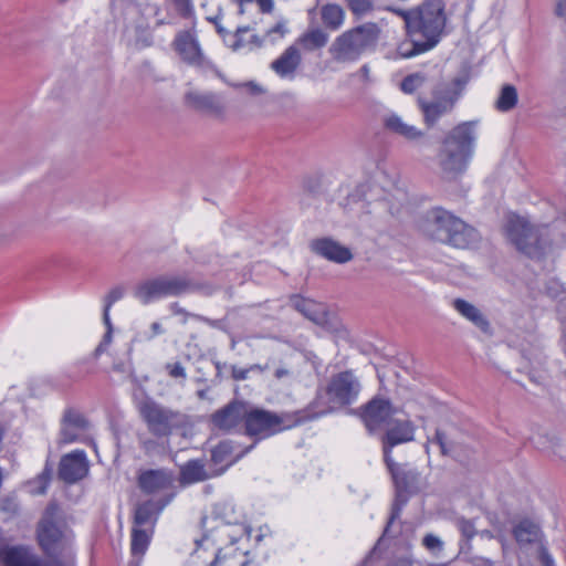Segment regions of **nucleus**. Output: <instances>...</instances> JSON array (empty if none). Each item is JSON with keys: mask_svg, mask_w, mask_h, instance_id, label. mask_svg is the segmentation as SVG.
<instances>
[{"mask_svg": "<svg viewBox=\"0 0 566 566\" xmlns=\"http://www.w3.org/2000/svg\"><path fill=\"white\" fill-rule=\"evenodd\" d=\"M444 8L443 0H426L406 17L411 39L399 44L398 54L401 57H412L438 44L447 22Z\"/></svg>", "mask_w": 566, "mask_h": 566, "instance_id": "1", "label": "nucleus"}, {"mask_svg": "<svg viewBox=\"0 0 566 566\" xmlns=\"http://www.w3.org/2000/svg\"><path fill=\"white\" fill-rule=\"evenodd\" d=\"M323 401L319 396L316 401H312L306 408L294 412L274 413L263 409H251L247 411L245 432L248 436L264 439L275 434L284 429H290L305 421L316 419L327 415L331 410L324 402L318 411H312Z\"/></svg>", "mask_w": 566, "mask_h": 566, "instance_id": "2", "label": "nucleus"}, {"mask_svg": "<svg viewBox=\"0 0 566 566\" xmlns=\"http://www.w3.org/2000/svg\"><path fill=\"white\" fill-rule=\"evenodd\" d=\"M476 122H463L454 126L443 138L438 151V165L447 179H454L468 166L473 154Z\"/></svg>", "mask_w": 566, "mask_h": 566, "instance_id": "3", "label": "nucleus"}, {"mask_svg": "<svg viewBox=\"0 0 566 566\" xmlns=\"http://www.w3.org/2000/svg\"><path fill=\"white\" fill-rule=\"evenodd\" d=\"M421 229L428 238L459 249H468L479 241L475 229L441 208L427 212Z\"/></svg>", "mask_w": 566, "mask_h": 566, "instance_id": "4", "label": "nucleus"}, {"mask_svg": "<svg viewBox=\"0 0 566 566\" xmlns=\"http://www.w3.org/2000/svg\"><path fill=\"white\" fill-rule=\"evenodd\" d=\"M381 30L377 23L366 22L344 31L332 42L328 53L337 63L357 61L365 52L377 46Z\"/></svg>", "mask_w": 566, "mask_h": 566, "instance_id": "5", "label": "nucleus"}, {"mask_svg": "<svg viewBox=\"0 0 566 566\" xmlns=\"http://www.w3.org/2000/svg\"><path fill=\"white\" fill-rule=\"evenodd\" d=\"M199 291L210 294L212 289L186 275H159L139 283L134 291V296L146 305L159 298Z\"/></svg>", "mask_w": 566, "mask_h": 566, "instance_id": "6", "label": "nucleus"}, {"mask_svg": "<svg viewBox=\"0 0 566 566\" xmlns=\"http://www.w3.org/2000/svg\"><path fill=\"white\" fill-rule=\"evenodd\" d=\"M139 413L148 432L157 439H167L189 423L186 413L151 399L140 403Z\"/></svg>", "mask_w": 566, "mask_h": 566, "instance_id": "7", "label": "nucleus"}, {"mask_svg": "<svg viewBox=\"0 0 566 566\" xmlns=\"http://www.w3.org/2000/svg\"><path fill=\"white\" fill-rule=\"evenodd\" d=\"M59 505L49 503L38 526V539L43 551L52 557L67 555L71 548L72 534L57 523Z\"/></svg>", "mask_w": 566, "mask_h": 566, "instance_id": "8", "label": "nucleus"}, {"mask_svg": "<svg viewBox=\"0 0 566 566\" xmlns=\"http://www.w3.org/2000/svg\"><path fill=\"white\" fill-rule=\"evenodd\" d=\"M465 84V80L454 77L449 82L437 84L432 91L431 101L421 96L418 97V105L422 112L423 120L429 127L433 126L441 116L454 108Z\"/></svg>", "mask_w": 566, "mask_h": 566, "instance_id": "9", "label": "nucleus"}, {"mask_svg": "<svg viewBox=\"0 0 566 566\" xmlns=\"http://www.w3.org/2000/svg\"><path fill=\"white\" fill-rule=\"evenodd\" d=\"M505 230L509 240L518 251L533 259L543 255L546 245L543 239L544 228L533 227L525 218L510 214L507 216Z\"/></svg>", "mask_w": 566, "mask_h": 566, "instance_id": "10", "label": "nucleus"}, {"mask_svg": "<svg viewBox=\"0 0 566 566\" xmlns=\"http://www.w3.org/2000/svg\"><path fill=\"white\" fill-rule=\"evenodd\" d=\"M360 391V382L355 377L353 371L346 370L334 375L324 391H317L313 401H316L321 396L323 401L312 411H318L323 403L331 409L327 413L335 410V408L345 407L353 403Z\"/></svg>", "mask_w": 566, "mask_h": 566, "instance_id": "11", "label": "nucleus"}, {"mask_svg": "<svg viewBox=\"0 0 566 566\" xmlns=\"http://www.w3.org/2000/svg\"><path fill=\"white\" fill-rule=\"evenodd\" d=\"M384 459L397 489L392 512L385 528V533H387L390 524L399 516L401 505L406 502V499L402 497V493L410 491L417 485L419 474L415 470L407 468V465L396 463L391 455H387V458Z\"/></svg>", "mask_w": 566, "mask_h": 566, "instance_id": "12", "label": "nucleus"}, {"mask_svg": "<svg viewBox=\"0 0 566 566\" xmlns=\"http://www.w3.org/2000/svg\"><path fill=\"white\" fill-rule=\"evenodd\" d=\"M357 413L369 432L381 430L397 413L398 408L389 399L376 396L361 406Z\"/></svg>", "mask_w": 566, "mask_h": 566, "instance_id": "13", "label": "nucleus"}, {"mask_svg": "<svg viewBox=\"0 0 566 566\" xmlns=\"http://www.w3.org/2000/svg\"><path fill=\"white\" fill-rule=\"evenodd\" d=\"M175 50L180 55L181 60L189 65L197 67H210L216 71L218 76H221L218 70L208 62L201 51L200 44L195 34L190 31L179 32L172 43Z\"/></svg>", "mask_w": 566, "mask_h": 566, "instance_id": "14", "label": "nucleus"}, {"mask_svg": "<svg viewBox=\"0 0 566 566\" xmlns=\"http://www.w3.org/2000/svg\"><path fill=\"white\" fill-rule=\"evenodd\" d=\"M381 430L385 431L381 438L384 458H387L394 447L415 439L416 427L409 419H399L395 416Z\"/></svg>", "mask_w": 566, "mask_h": 566, "instance_id": "15", "label": "nucleus"}, {"mask_svg": "<svg viewBox=\"0 0 566 566\" xmlns=\"http://www.w3.org/2000/svg\"><path fill=\"white\" fill-rule=\"evenodd\" d=\"M88 472L86 454L82 450H75L61 458L59 478L66 483H75Z\"/></svg>", "mask_w": 566, "mask_h": 566, "instance_id": "16", "label": "nucleus"}, {"mask_svg": "<svg viewBox=\"0 0 566 566\" xmlns=\"http://www.w3.org/2000/svg\"><path fill=\"white\" fill-rule=\"evenodd\" d=\"M247 406L242 401H231L223 408L211 415V422L216 428L222 431H230L245 421Z\"/></svg>", "mask_w": 566, "mask_h": 566, "instance_id": "17", "label": "nucleus"}, {"mask_svg": "<svg viewBox=\"0 0 566 566\" xmlns=\"http://www.w3.org/2000/svg\"><path fill=\"white\" fill-rule=\"evenodd\" d=\"M310 248L315 254L335 263L342 264L353 259L350 249L332 238L314 239L311 241Z\"/></svg>", "mask_w": 566, "mask_h": 566, "instance_id": "18", "label": "nucleus"}, {"mask_svg": "<svg viewBox=\"0 0 566 566\" xmlns=\"http://www.w3.org/2000/svg\"><path fill=\"white\" fill-rule=\"evenodd\" d=\"M226 470L227 467L208 470L201 460H190L181 467L179 481L182 485L202 482L221 475Z\"/></svg>", "mask_w": 566, "mask_h": 566, "instance_id": "19", "label": "nucleus"}, {"mask_svg": "<svg viewBox=\"0 0 566 566\" xmlns=\"http://www.w3.org/2000/svg\"><path fill=\"white\" fill-rule=\"evenodd\" d=\"M172 483V474L164 469L144 471L138 478L139 488L148 494L167 490L171 488Z\"/></svg>", "mask_w": 566, "mask_h": 566, "instance_id": "20", "label": "nucleus"}, {"mask_svg": "<svg viewBox=\"0 0 566 566\" xmlns=\"http://www.w3.org/2000/svg\"><path fill=\"white\" fill-rule=\"evenodd\" d=\"M302 56L295 45H290L285 51L271 63V69L283 78H293L301 65Z\"/></svg>", "mask_w": 566, "mask_h": 566, "instance_id": "21", "label": "nucleus"}, {"mask_svg": "<svg viewBox=\"0 0 566 566\" xmlns=\"http://www.w3.org/2000/svg\"><path fill=\"white\" fill-rule=\"evenodd\" d=\"M512 534L520 547L542 542L543 532L538 523L531 518H522L513 525Z\"/></svg>", "mask_w": 566, "mask_h": 566, "instance_id": "22", "label": "nucleus"}, {"mask_svg": "<svg viewBox=\"0 0 566 566\" xmlns=\"http://www.w3.org/2000/svg\"><path fill=\"white\" fill-rule=\"evenodd\" d=\"M185 102L189 107L196 111L214 115L222 114L224 109L220 98L213 93L191 91L185 95Z\"/></svg>", "mask_w": 566, "mask_h": 566, "instance_id": "23", "label": "nucleus"}, {"mask_svg": "<svg viewBox=\"0 0 566 566\" xmlns=\"http://www.w3.org/2000/svg\"><path fill=\"white\" fill-rule=\"evenodd\" d=\"M453 308L464 318L470 321L476 328L484 334H491V324L482 311L474 304L462 300L455 298L452 303Z\"/></svg>", "mask_w": 566, "mask_h": 566, "instance_id": "24", "label": "nucleus"}, {"mask_svg": "<svg viewBox=\"0 0 566 566\" xmlns=\"http://www.w3.org/2000/svg\"><path fill=\"white\" fill-rule=\"evenodd\" d=\"M385 127L390 133L402 137L403 139L415 143L422 139L426 134L416 126L406 123L397 114H390L385 118Z\"/></svg>", "mask_w": 566, "mask_h": 566, "instance_id": "25", "label": "nucleus"}, {"mask_svg": "<svg viewBox=\"0 0 566 566\" xmlns=\"http://www.w3.org/2000/svg\"><path fill=\"white\" fill-rule=\"evenodd\" d=\"M254 444H251L250 447L245 448L243 451H240L235 454L233 459H231V455L235 452L237 446L230 440L221 441L218 443L212 450H211V461L213 464L219 465L222 463H226L223 467H227V469L234 463L237 460H239L243 454L248 453Z\"/></svg>", "mask_w": 566, "mask_h": 566, "instance_id": "26", "label": "nucleus"}, {"mask_svg": "<svg viewBox=\"0 0 566 566\" xmlns=\"http://www.w3.org/2000/svg\"><path fill=\"white\" fill-rule=\"evenodd\" d=\"M293 307L302 313L306 318L321 324L325 322L326 310L322 303H317L310 298L295 296L292 298Z\"/></svg>", "mask_w": 566, "mask_h": 566, "instance_id": "27", "label": "nucleus"}, {"mask_svg": "<svg viewBox=\"0 0 566 566\" xmlns=\"http://www.w3.org/2000/svg\"><path fill=\"white\" fill-rule=\"evenodd\" d=\"M321 18L327 29L336 31L344 23L345 12L338 4L327 3L321 8Z\"/></svg>", "mask_w": 566, "mask_h": 566, "instance_id": "28", "label": "nucleus"}, {"mask_svg": "<svg viewBox=\"0 0 566 566\" xmlns=\"http://www.w3.org/2000/svg\"><path fill=\"white\" fill-rule=\"evenodd\" d=\"M328 42V34L319 29V28H313L310 29L307 32L302 34L297 43L303 46L306 51H313L316 49H321L325 46Z\"/></svg>", "mask_w": 566, "mask_h": 566, "instance_id": "29", "label": "nucleus"}, {"mask_svg": "<svg viewBox=\"0 0 566 566\" xmlns=\"http://www.w3.org/2000/svg\"><path fill=\"white\" fill-rule=\"evenodd\" d=\"M4 566H41L40 560L21 548L11 547L6 552Z\"/></svg>", "mask_w": 566, "mask_h": 566, "instance_id": "30", "label": "nucleus"}, {"mask_svg": "<svg viewBox=\"0 0 566 566\" xmlns=\"http://www.w3.org/2000/svg\"><path fill=\"white\" fill-rule=\"evenodd\" d=\"M169 502V499L165 502L158 504L154 501H147L142 504H139L135 510V524L137 525H145L148 522L151 521L154 515L158 514L159 511L163 510V507Z\"/></svg>", "mask_w": 566, "mask_h": 566, "instance_id": "31", "label": "nucleus"}, {"mask_svg": "<svg viewBox=\"0 0 566 566\" xmlns=\"http://www.w3.org/2000/svg\"><path fill=\"white\" fill-rule=\"evenodd\" d=\"M518 101L517 90L512 84H505L500 91V95L495 102V107L500 112H509L513 109Z\"/></svg>", "mask_w": 566, "mask_h": 566, "instance_id": "32", "label": "nucleus"}, {"mask_svg": "<svg viewBox=\"0 0 566 566\" xmlns=\"http://www.w3.org/2000/svg\"><path fill=\"white\" fill-rule=\"evenodd\" d=\"M149 543V536L144 530L134 528L132 533V553L142 555L146 552Z\"/></svg>", "mask_w": 566, "mask_h": 566, "instance_id": "33", "label": "nucleus"}, {"mask_svg": "<svg viewBox=\"0 0 566 566\" xmlns=\"http://www.w3.org/2000/svg\"><path fill=\"white\" fill-rule=\"evenodd\" d=\"M424 82H426V76L422 73L417 72V73H412V74L406 76L402 80L400 87L405 93L411 94L416 90L421 87Z\"/></svg>", "mask_w": 566, "mask_h": 566, "instance_id": "34", "label": "nucleus"}, {"mask_svg": "<svg viewBox=\"0 0 566 566\" xmlns=\"http://www.w3.org/2000/svg\"><path fill=\"white\" fill-rule=\"evenodd\" d=\"M346 209L349 212L352 211H356V216L361 219V217L364 214H368L370 213L368 207H369V203L366 202L365 200H356V197L354 195H350L347 197L346 199Z\"/></svg>", "mask_w": 566, "mask_h": 566, "instance_id": "35", "label": "nucleus"}, {"mask_svg": "<svg viewBox=\"0 0 566 566\" xmlns=\"http://www.w3.org/2000/svg\"><path fill=\"white\" fill-rule=\"evenodd\" d=\"M63 422L72 426L76 430H85L87 427L86 419L77 411L74 410H67L64 413Z\"/></svg>", "mask_w": 566, "mask_h": 566, "instance_id": "36", "label": "nucleus"}, {"mask_svg": "<svg viewBox=\"0 0 566 566\" xmlns=\"http://www.w3.org/2000/svg\"><path fill=\"white\" fill-rule=\"evenodd\" d=\"M455 525H457L458 530L461 532L462 536L468 542H470L478 533L474 522L472 520L459 517L455 521Z\"/></svg>", "mask_w": 566, "mask_h": 566, "instance_id": "37", "label": "nucleus"}, {"mask_svg": "<svg viewBox=\"0 0 566 566\" xmlns=\"http://www.w3.org/2000/svg\"><path fill=\"white\" fill-rule=\"evenodd\" d=\"M153 44V34L148 28L137 27L135 46L137 49L148 48Z\"/></svg>", "mask_w": 566, "mask_h": 566, "instance_id": "38", "label": "nucleus"}, {"mask_svg": "<svg viewBox=\"0 0 566 566\" xmlns=\"http://www.w3.org/2000/svg\"><path fill=\"white\" fill-rule=\"evenodd\" d=\"M347 4L355 15H363L373 9L371 0H347Z\"/></svg>", "mask_w": 566, "mask_h": 566, "instance_id": "39", "label": "nucleus"}, {"mask_svg": "<svg viewBox=\"0 0 566 566\" xmlns=\"http://www.w3.org/2000/svg\"><path fill=\"white\" fill-rule=\"evenodd\" d=\"M82 430H76L72 426L62 422V428L60 431V443H71L77 440L80 437V432Z\"/></svg>", "mask_w": 566, "mask_h": 566, "instance_id": "40", "label": "nucleus"}, {"mask_svg": "<svg viewBox=\"0 0 566 566\" xmlns=\"http://www.w3.org/2000/svg\"><path fill=\"white\" fill-rule=\"evenodd\" d=\"M432 442H436L440 447L441 453L443 455H452L453 454V452H454L453 444L448 441V438L443 431L438 429L436 431V436H434Z\"/></svg>", "mask_w": 566, "mask_h": 566, "instance_id": "41", "label": "nucleus"}, {"mask_svg": "<svg viewBox=\"0 0 566 566\" xmlns=\"http://www.w3.org/2000/svg\"><path fill=\"white\" fill-rule=\"evenodd\" d=\"M167 374L174 379L185 380L187 377L186 369L181 363H168L165 365Z\"/></svg>", "mask_w": 566, "mask_h": 566, "instance_id": "42", "label": "nucleus"}, {"mask_svg": "<svg viewBox=\"0 0 566 566\" xmlns=\"http://www.w3.org/2000/svg\"><path fill=\"white\" fill-rule=\"evenodd\" d=\"M422 545L432 553H439L443 548V542L433 534H427L422 539Z\"/></svg>", "mask_w": 566, "mask_h": 566, "instance_id": "43", "label": "nucleus"}, {"mask_svg": "<svg viewBox=\"0 0 566 566\" xmlns=\"http://www.w3.org/2000/svg\"><path fill=\"white\" fill-rule=\"evenodd\" d=\"M51 474H52V470L46 464L44 470L42 471V473L39 474V476L36 479V482L40 485H39L38 490L33 491L34 494H44L45 493L46 488H48V485H49V483L51 481Z\"/></svg>", "mask_w": 566, "mask_h": 566, "instance_id": "44", "label": "nucleus"}, {"mask_svg": "<svg viewBox=\"0 0 566 566\" xmlns=\"http://www.w3.org/2000/svg\"><path fill=\"white\" fill-rule=\"evenodd\" d=\"M287 32V29H286V25H285V21H279L273 28H271L270 30H268L265 32V38L270 39L272 42L275 41L276 39H281L283 38Z\"/></svg>", "mask_w": 566, "mask_h": 566, "instance_id": "45", "label": "nucleus"}, {"mask_svg": "<svg viewBox=\"0 0 566 566\" xmlns=\"http://www.w3.org/2000/svg\"><path fill=\"white\" fill-rule=\"evenodd\" d=\"M124 293H125V290L122 286H116V287L112 289L108 292V294L105 296V300H104L105 306L104 307L111 308L112 305L116 301H118L123 297Z\"/></svg>", "mask_w": 566, "mask_h": 566, "instance_id": "46", "label": "nucleus"}, {"mask_svg": "<svg viewBox=\"0 0 566 566\" xmlns=\"http://www.w3.org/2000/svg\"><path fill=\"white\" fill-rule=\"evenodd\" d=\"M174 4L176 10L182 15L188 17L191 13V2L190 0H170Z\"/></svg>", "mask_w": 566, "mask_h": 566, "instance_id": "47", "label": "nucleus"}, {"mask_svg": "<svg viewBox=\"0 0 566 566\" xmlns=\"http://www.w3.org/2000/svg\"><path fill=\"white\" fill-rule=\"evenodd\" d=\"M468 563L471 566H496L495 562L492 559L479 555L471 556Z\"/></svg>", "mask_w": 566, "mask_h": 566, "instance_id": "48", "label": "nucleus"}, {"mask_svg": "<svg viewBox=\"0 0 566 566\" xmlns=\"http://www.w3.org/2000/svg\"><path fill=\"white\" fill-rule=\"evenodd\" d=\"M171 313L174 315H181L184 318H182V323L186 324L187 323V319L189 317H192L193 314L187 312L185 308H182L178 303H171L170 306H169Z\"/></svg>", "mask_w": 566, "mask_h": 566, "instance_id": "49", "label": "nucleus"}, {"mask_svg": "<svg viewBox=\"0 0 566 566\" xmlns=\"http://www.w3.org/2000/svg\"><path fill=\"white\" fill-rule=\"evenodd\" d=\"M539 560L543 566H556L547 548L543 545L539 547Z\"/></svg>", "mask_w": 566, "mask_h": 566, "instance_id": "50", "label": "nucleus"}, {"mask_svg": "<svg viewBox=\"0 0 566 566\" xmlns=\"http://www.w3.org/2000/svg\"><path fill=\"white\" fill-rule=\"evenodd\" d=\"M240 86L247 88V91L251 95H260V94H262L264 92L263 88L260 85L255 84L254 82H248V83L242 84Z\"/></svg>", "mask_w": 566, "mask_h": 566, "instance_id": "51", "label": "nucleus"}, {"mask_svg": "<svg viewBox=\"0 0 566 566\" xmlns=\"http://www.w3.org/2000/svg\"><path fill=\"white\" fill-rule=\"evenodd\" d=\"M248 373H249V370H248V369L233 368V369H232V377H233L235 380H244V379H247V377H248Z\"/></svg>", "mask_w": 566, "mask_h": 566, "instance_id": "52", "label": "nucleus"}, {"mask_svg": "<svg viewBox=\"0 0 566 566\" xmlns=\"http://www.w3.org/2000/svg\"><path fill=\"white\" fill-rule=\"evenodd\" d=\"M192 317L195 319L200 321V322L207 323V324H209L212 327H220V321L210 319L208 317H205V316H201V315H198V314L197 315H192Z\"/></svg>", "mask_w": 566, "mask_h": 566, "instance_id": "53", "label": "nucleus"}, {"mask_svg": "<svg viewBox=\"0 0 566 566\" xmlns=\"http://www.w3.org/2000/svg\"><path fill=\"white\" fill-rule=\"evenodd\" d=\"M109 310L111 308L104 307L103 321H104V324H105L107 331H109V333H113V325H112L111 317H109Z\"/></svg>", "mask_w": 566, "mask_h": 566, "instance_id": "54", "label": "nucleus"}, {"mask_svg": "<svg viewBox=\"0 0 566 566\" xmlns=\"http://www.w3.org/2000/svg\"><path fill=\"white\" fill-rule=\"evenodd\" d=\"M556 13L566 20V0H558Z\"/></svg>", "mask_w": 566, "mask_h": 566, "instance_id": "55", "label": "nucleus"}, {"mask_svg": "<svg viewBox=\"0 0 566 566\" xmlns=\"http://www.w3.org/2000/svg\"><path fill=\"white\" fill-rule=\"evenodd\" d=\"M150 329H151V335H150V338L154 337V336H157V335H160L164 333V328L161 326L160 323L158 322H154L151 325H150Z\"/></svg>", "mask_w": 566, "mask_h": 566, "instance_id": "56", "label": "nucleus"}, {"mask_svg": "<svg viewBox=\"0 0 566 566\" xmlns=\"http://www.w3.org/2000/svg\"><path fill=\"white\" fill-rule=\"evenodd\" d=\"M140 444H142V448L146 451V452H150L154 450V448L156 447V442L151 439H146V440H143L140 441Z\"/></svg>", "mask_w": 566, "mask_h": 566, "instance_id": "57", "label": "nucleus"}, {"mask_svg": "<svg viewBox=\"0 0 566 566\" xmlns=\"http://www.w3.org/2000/svg\"><path fill=\"white\" fill-rule=\"evenodd\" d=\"M289 375H290V370H289V369H286V368H277V369L275 370V374H274V376H275L277 379H281V378L286 377V376H289Z\"/></svg>", "mask_w": 566, "mask_h": 566, "instance_id": "58", "label": "nucleus"}, {"mask_svg": "<svg viewBox=\"0 0 566 566\" xmlns=\"http://www.w3.org/2000/svg\"><path fill=\"white\" fill-rule=\"evenodd\" d=\"M480 536H481L482 538H486V539H489V541H491V539H495V538L497 537V536H495V535L493 534V532H491V531H489V530H483V531H481V532H480Z\"/></svg>", "mask_w": 566, "mask_h": 566, "instance_id": "59", "label": "nucleus"}, {"mask_svg": "<svg viewBox=\"0 0 566 566\" xmlns=\"http://www.w3.org/2000/svg\"><path fill=\"white\" fill-rule=\"evenodd\" d=\"M105 349H106V345H104V343H99L93 353L94 358H98L99 355L105 352Z\"/></svg>", "mask_w": 566, "mask_h": 566, "instance_id": "60", "label": "nucleus"}, {"mask_svg": "<svg viewBox=\"0 0 566 566\" xmlns=\"http://www.w3.org/2000/svg\"><path fill=\"white\" fill-rule=\"evenodd\" d=\"M391 566H412V563L408 559H399L395 562Z\"/></svg>", "mask_w": 566, "mask_h": 566, "instance_id": "61", "label": "nucleus"}, {"mask_svg": "<svg viewBox=\"0 0 566 566\" xmlns=\"http://www.w3.org/2000/svg\"><path fill=\"white\" fill-rule=\"evenodd\" d=\"M496 539L499 541V543L501 544L502 546V553L503 555L505 554L506 552V539L504 538V536H497Z\"/></svg>", "mask_w": 566, "mask_h": 566, "instance_id": "62", "label": "nucleus"}, {"mask_svg": "<svg viewBox=\"0 0 566 566\" xmlns=\"http://www.w3.org/2000/svg\"><path fill=\"white\" fill-rule=\"evenodd\" d=\"M112 342V333L109 331H106L103 340L101 343H104V345H108Z\"/></svg>", "mask_w": 566, "mask_h": 566, "instance_id": "63", "label": "nucleus"}, {"mask_svg": "<svg viewBox=\"0 0 566 566\" xmlns=\"http://www.w3.org/2000/svg\"><path fill=\"white\" fill-rule=\"evenodd\" d=\"M248 31H249V27L238 28L237 33L240 34V33H244V32H248Z\"/></svg>", "mask_w": 566, "mask_h": 566, "instance_id": "64", "label": "nucleus"}]
</instances>
